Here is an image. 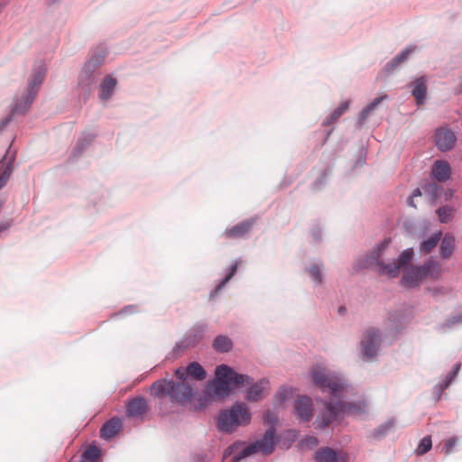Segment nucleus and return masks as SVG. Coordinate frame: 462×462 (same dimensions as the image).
<instances>
[{
    "mask_svg": "<svg viewBox=\"0 0 462 462\" xmlns=\"http://www.w3.org/2000/svg\"><path fill=\"white\" fill-rule=\"evenodd\" d=\"M403 317L401 313H393L389 317V321L392 323V328L395 331H400L403 328Z\"/></svg>",
    "mask_w": 462,
    "mask_h": 462,
    "instance_id": "79ce46f5",
    "label": "nucleus"
},
{
    "mask_svg": "<svg viewBox=\"0 0 462 462\" xmlns=\"http://www.w3.org/2000/svg\"><path fill=\"white\" fill-rule=\"evenodd\" d=\"M316 462H346V455L331 448H321L315 453Z\"/></svg>",
    "mask_w": 462,
    "mask_h": 462,
    "instance_id": "2eb2a0df",
    "label": "nucleus"
},
{
    "mask_svg": "<svg viewBox=\"0 0 462 462\" xmlns=\"http://www.w3.org/2000/svg\"><path fill=\"white\" fill-rule=\"evenodd\" d=\"M14 162V154L9 155V151L0 161V189H3L12 173L13 164Z\"/></svg>",
    "mask_w": 462,
    "mask_h": 462,
    "instance_id": "a211bd4d",
    "label": "nucleus"
},
{
    "mask_svg": "<svg viewBox=\"0 0 462 462\" xmlns=\"http://www.w3.org/2000/svg\"><path fill=\"white\" fill-rule=\"evenodd\" d=\"M394 424H395L394 419H389L385 422L382 423L374 430V433H373L374 438L376 439H383L387 434V432L391 429L393 428Z\"/></svg>",
    "mask_w": 462,
    "mask_h": 462,
    "instance_id": "f704fd0d",
    "label": "nucleus"
},
{
    "mask_svg": "<svg viewBox=\"0 0 462 462\" xmlns=\"http://www.w3.org/2000/svg\"><path fill=\"white\" fill-rule=\"evenodd\" d=\"M96 137V134H92V133H83L77 143H76V146L74 148V156H77L79 154H80L90 143L91 142L95 139Z\"/></svg>",
    "mask_w": 462,
    "mask_h": 462,
    "instance_id": "c756f323",
    "label": "nucleus"
},
{
    "mask_svg": "<svg viewBox=\"0 0 462 462\" xmlns=\"http://www.w3.org/2000/svg\"><path fill=\"white\" fill-rule=\"evenodd\" d=\"M417 50V45L410 44L406 46L399 54H397L394 58H393L390 61H388L384 67L383 70L387 74H391L396 69H398L402 63L407 61L411 54H413Z\"/></svg>",
    "mask_w": 462,
    "mask_h": 462,
    "instance_id": "ddd939ff",
    "label": "nucleus"
},
{
    "mask_svg": "<svg viewBox=\"0 0 462 462\" xmlns=\"http://www.w3.org/2000/svg\"><path fill=\"white\" fill-rule=\"evenodd\" d=\"M277 421L278 417L274 412L267 411L264 413L263 423L265 425H270V428L268 430L273 429V447L275 446V424L277 423Z\"/></svg>",
    "mask_w": 462,
    "mask_h": 462,
    "instance_id": "4c0bfd02",
    "label": "nucleus"
},
{
    "mask_svg": "<svg viewBox=\"0 0 462 462\" xmlns=\"http://www.w3.org/2000/svg\"><path fill=\"white\" fill-rule=\"evenodd\" d=\"M390 240H383L370 254L364 255L358 261V268H371L378 271L380 274L396 277L400 271L404 272L402 278L403 286L411 288L417 286L421 281L430 277L436 280L441 273V265L436 261H429L422 266H409L413 256V250L408 248L401 253L398 259L384 263L383 255L388 248Z\"/></svg>",
    "mask_w": 462,
    "mask_h": 462,
    "instance_id": "f03ea898",
    "label": "nucleus"
},
{
    "mask_svg": "<svg viewBox=\"0 0 462 462\" xmlns=\"http://www.w3.org/2000/svg\"><path fill=\"white\" fill-rule=\"evenodd\" d=\"M158 380L152 384L151 392L155 397L169 396L172 402L186 406L197 395L198 388L190 380Z\"/></svg>",
    "mask_w": 462,
    "mask_h": 462,
    "instance_id": "20e7f679",
    "label": "nucleus"
},
{
    "mask_svg": "<svg viewBox=\"0 0 462 462\" xmlns=\"http://www.w3.org/2000/svg\"><path fill=\"white\" fill-rule=\"evenodd\" d=\"M311 236L314 241L318 242L321 238V229L319 226H314L311 230Z\"/></svg>",
    "mask_w": 462,
    "mask_h": 462,
    "instance_id": "c03bdc74",
    "label": "nucleus"
},
{
    "mask_svg": "<svg viewBox=\"0 0 462 462\" xmlns=\"http://www.w3.org/2000/svg\"><path fill=\"white\" fill-rule=\"evenodd\" d=\"M450 166L449 164L441 160H438L434 162L431 169V177L439 182L448 180L450 177Z\"/></svg>",
    "mask_w": 462,
    "mask_h": 462,
    "instance_id": "412c9836",
    "label": "nucleus"
},
{
    "mask_svg": "<svg viewBox=\"0 0 462 462\" xmlns=\"http://www.w3.org/2000/svg\"><path fill=\"white\" fill-rule=\"evenodd\" d=\"M100 457V450L95 445L88 446L81 456V462H97Z\"/></svg>",
    "mask_w": 462,
    "mask_h": 462,
    "instance_id": "473e14b6",
    "label": "nucleus"
},
{
    "mask_svg": "<svg viewBox=\"0 0 462 462\" xmlns=\"http://www.w3.org/2000/svg\"><path fill=\"white\" fill-rule=\"evenodd\" d=\"M238 262H236L232 264L230 269L228 270V273L226 274V277L223 279V281L216 287L214 292L217 293L225 285L226 282H228L231 278L235 275L236 273L237 267H238Z\"/></svg>",
    "mask_w": 462,
    "mask_h": 462,
    "instance_id": "a19ab883",
    "label": "nucleus"
},
{
    "mask_svg": "<svg viewBox=\"0 0 462 462\" xmlns=\"http://www.w3.org/2000/svg\"><path fill=\"white\" fill-rule=\"evenodd\" d=\"M122 420L117 417L108 420L100 430V437L104 439L114 438L122 429Z\"/></svg>",
    "mask_w": 462,
    "mask_h": 462,
    "instance_id": "aec40b11",
    "label": "nucleus"
},
{
    "mask_svg": "<svg viewBox=\"0 0 462 462\" xmlns=\"http://www.w3.org/2000/svg\"><path fill=\"white\" fill-rule=\"evenodd\" d=\"M439 221L447 223L454 215V209L448 206H443L437 210Z\"/></svg>",
    "mask_w": 462,
    "mask_h": 462,
    "instance_id": "ea45409f",
    "label": "nucleus"
},
{
    "mask_svg": "<svg viewBox=\"0 0 462 462\" xmlns=\"http://www.w3.org/2000/svg\"><path fill=\"white\" fill-rule=\"evenodd\" d=\"M332 130L328 131V134H327V138L328 137V135L331 134Z\"/></svg>",
    "mask_w": 462,
    "mask_h": 462,
    "instance_id": "5fc2aeb1",
    "label": "nucleus"
},
{
    "mask_svg": "<svg viewBox=\"0 0 462 462\" xmlns=\"http://www.w3.org/2000/svg\"><path fill=\"white\" fill-rule=\"evenodd\" d=\"M45 76L46 68L44 64L41 63L33 67L32 74L28 79V86L23 89V91L29 93L31 98L36 97Z\"/></svg>",
    "mask_w": 462,
    "mask_h": 462,
    "instance_id": "9d476101",
    "label": "nucleus"
},
{
    "mask_svg": "<svg viewBox=\"0 0 462 462\" xmlns=\"http://www.w3.org/2000/svg\"><path fill=\"white\" fill-rule=\"evenodd\" d=\"M423 193V190L421 188H417L413 190L412 194H411V197L412 198H415V197H418V196H421Z\"/></svg>",
    "mask_w": 462,
    "mask_h": 462,
    "instance_id": "de8ad7c7",
    "label": "nucleus"
},
{
    "mask_svg": "<svg viewBox=\"0 0 462 462\" xmlns=\"http://www.w3.org/2000/svg\"><path fill=\"white\" fill-rule=\"evenodd\" d=\"M35 97H30L29 93L23 91L20 97H16L11 114L0 122V132H2L12 121L14 115H24L31 107Z\"/></svg>",
    "mask_w": 462,
    "mask_h": 462,
    "instance_id": "1a4fd4ad",
    "label": "nucleus"
},
{
    "mask_svg": "<svg viewBox=\"0 0 462 462\" xmlns=\"http://www.w3.org/2000/svg\"><path fill=\"white\" fill-rule=\"evenodd\" d=\"M455 444H456L455 439H448V441L445 444L446 453H449L451 451V449L453 448V447L455 446Z\"/></svg>",
    "mask_w": 462,
    "mask_h": 462,
    "instance_id": "a18cd8bd",
    "label": "nucleus"
},
{
    "mask_svg": "<svg viewBox=\"0 0 462 462\" xmlns=\"http://www.w3.org/2000/svg\"><path fill=\"white\" fill-rule=\"evenodd\" d=\"M107 49L104 45L97 46L91 53L90 58L85 62L84 66L96 76V71L104 63L107 56Z\"/></svg>",
    "mask_w": 462,
    "mask_h": 462,
    "instance_id": "4468645a",
    "label": "nucleus"
},
{
    "mask_svg": "<svg viewBox=\"0 0 462 462\" xmlns=\"http://www.w3.org/2000/svg\"><path fill=\"white\" fill-rule=\"evenodd\" d=\"M207 330V325L204 323L196 324L189 330L186 337L180 342L176 343L173 352L176 355L180 354L183 350L195 346L203 337Z\"/></svg>",
    "mask_w": 462,
    "mask_h": 462,
    "instance_id": "6e6552de",
    "label": "nucleus"
},
{
    "mask_svg": "<svg viewBox=\"0 0 462 462\" xmlns=\"http://www.w3.org/2000/svg\"><path fill=\"white\" fill-rule=\"evenodd\" d=\"M294 411L297 419L300 422H309L313 418V402L311 398L307 395H300L295 401Z\"/></svg>",
    "mask_w": 462,
    "mask_h": 462,
    "instance_id": "9b49d317",
    "label": "nucleus"
},
{
    "mask_svg": "<svg viewBox=\"0 0 462 462\" xmlns=\"http://www.w3.org/2000/svg\"><path fill=\"white\" fill-rule=\"evenodd\" d=\"M322 264L313 263L310 266L308 272L310 273L311 281L316 284L319 285L323 282L322 277Z\"/></svg>",
    "mask_w": 462,
    "mask_h": 462,
    "instance_id": "c9c22d12",
    "label": "nucleus"
},
{
    "mask_svg": "<svg viewBox=\"0 0 462 462\" xmlns=\"http://www.w3.org/2000/svg\"><path fill=\"white\" fill-rule=\"evenodd\" d=\"M455 237L453 235L447 233L440 244L439 252L442 258H448L453 254V251L455 249Z\"/></svg>",
    "mask_w": 462,
    "mask_h": 462,
    "instance_id": "393cba45",
    "label": "nucleus"
},
{
    "mask_svg": "<svg viewBox=\"0 0 462 462\" xmlns=\"http://www.w3.org/2000/svg\"><path fill=\"white\" fill-rule=\"evenodd\" d=\"M350 101L343 102L338 107H337L329 116H328L322 123L323 126H328L335 124L337 119L348 109Z\"/></svg>",
    "mask_w": 462,
    "mask_h": 462,
    "instance_id": "7c9ffc66",
    "label": "nucleus"
},
{
    "mask_svg": "<svg viewBox=\"0 0 462 462\" xmlns=\"http://www.w3.org/2000/svg\"><path fill=\"white\" fill-rule=\"evenodd\" d=\"M251 413L245 403L236 402L229 410L222 411L217 419L220 431L231 433L237 427L250 422Z\"/></svg>",
    "mask_w": 462,
    "mask_h": 462,
    "instance_id": "39448f33",
    "label": "nucleus"
},
{
    "mask_svg": "<svg viewBox=\"0 0 462 462\" xmlns=\"http://www.w3.org/2000/svg\"><path fill=\"white\" fill-rule=\"evenodd\" d=\"M175 374L178 379L189 380L191 377L198 381H202L206 378L207 373L203 366L198 362H191L187 367H179L175 371Z\"/></svg>",
    "mask_w": 462,
    "mask_h": 462,
    "instance_id": "f8f14e48",
    "label": "nucleus"
},
{
    "mask_svg": "<svg viewBox=\"0 0 462 462\" xmlns=\"http://www.w3.org/2000/svg\"><path fill=\"white\" fill-rule=\"evenodd\" d=\"M310 377L315 386L322 393H328L331 399L323 402L324 409L313 423L315 429L324 430L344 415L359 416L365 413L366 402L350 400V397L355 395V389L341 374L323 365H316L311 368Z\"/></svg>",
    "mask_w": 462,
    "mask_h": 462,
    "instance_id": "f257e3e1",
    "label": "nucleus"
},
{
    "mask_svg": "<svg viewBox=\"0 0 462 462\" xmlns=\"http://www.w3.org/2000/svg\"><path fill=\"white\" fill-rule=\"evenodd\" d=\"M49 4H54L56 3L58 0H47Z\"/></svg>",
    "mask_w": 462,
    "mask_h": 462,
    "instance_id": "603ef678",
    "label": "nucleus"
},
{
    "mask_svg": "<svg viewBox=\"0 0 462 462\" xmlns=\"http://www.w3.org/2000/svg\"><path fill=\"white\" fill-rule=\"evenodd\" d=\"M382 336L380 330L375 328H368L364 331L361 339V356L363 360H373L380 348Z\"/></svg>",
    "mask_w": 462,
    "mask_h": 462,
    "instance_id": "0eeeda50",
    "label": "nucleus"
},
{
    "mask_svg": "<svg viewBox=\"0 0 462 462\" xmlns=\"http://www.w3.org/2000/svg\"><path fill=\"white\" fill-rule=\"evenodd\" d=\"M436 145L443 152L451 150L456 143V136L454 133L446 128L438 129L435 134Z\"/></svg>",
    "mask_w": 462,
    "mask_h": 462,
    "instance_id": "dca6fc26",
    "label": "nucleus"
},
{
    "mask_svg": "<svg viewBox=\"0 0 462 462\" xmlns=\"http://www.w3.org/2000/svg\"><path fill=\"white\" fill-rule=\"evenodd\" d=\"M308 440L311 444H315V445L318 444V439L316 438H314V437H310Z\"/></svg>",
    "mask_w": 462,
    "mask_h": 462,
    "instance_id": "3c124183",
    "label": "nucleus"
},
{
    "mask_svg": "<svg viewBox=\"0 0 462 462\" xmlns=\"http://www.w3.org/2000/svg\"><path fill=\"white\" fill-rule=\"evenodd\" d=\"M427 79L424 76L416 79L411 83V94L416 99L418 106L422 105L426 100L427 96Z\"/></svg>",
    "mask_w": 462,
    "mask_h": 462,
    "instance_id": "6ab92c4d",
    "label": "nucleus"
},
{
    "mask_svg": "<svg viewBox=\"0 0 462 462\" xmlns=\"http://www.w3.org/2000/svg\"><path fill=\"white\" fill-rule=\"evenodd\" d=\"M460 366H461V365L459 363H457L453 366L452 370L447 374L445 381L443 383H438L435 386V389L437 391V398H436L437 400H439L440 398L442 392L449 386L451 382L457 376V374L460 369Z\"/></svg>",
    "mask_w": 462,
    "mask_h": 462,
    "instance_id": "a878e982",
    "label": "nucleus"
},
{
    "mask_svg": "<svg viewBox=\"0 0 462 462\" xmlns=\"http://www.w3.org/2000/svg\"><path fill=\"white\" fill-rule=\"evenodd\" d=\"M253 225V219L243 221L231 228H227L224 235L229 238L242 237L250 230Z\"/></svg>",
    "mask_w": 462,
    "mask_h": 462,
    "instance_id": "b1692460",
    "label": "nucleus"
},
{
    "mask_svg": "<svg viewBox=\"0 0 462 462\" xmlns=\"http://www.w3.org/2000/svg\"><path fill=\"white\" fill-rule=\"evenodd\" d=\"M442 236L441 231L434 233L430 237L424 240L420 245L421 251L430 253L440 241Z\"/></svg>",
    "mask_w": 462,
    "mask_h": 462,
    "instance_id": "72a5a7b5",
    "label": "nucleus"
},
{
    "mask_svg": "<svg viewBox=\"0 0 462 462\" xmlns=\"http://www.w3.org/2000/svg\"><path fill=\"white\" fill-rule=\"evenodd\" d=\"M134 308H135L134 306L129 305V306L125 307L122 311H120V314L132 313L133 312L132 310H134ZM117 315H119V313Z\"/></svg>",
    "mask_w": 462,
    "mask_h": 462,
    "instance_id": "09e8293b",
    "label": "nucleus"
},
{
    "mask_svg": "<svg viewBox=\"0 0 462 462\" xmlns=\"http://www.w3.org/2000/svg\"><path fill=\"white\" fill-rule=\"evenodd\" d=\"M253 378L247 374L236 373L226 365H220L216 367L215 379L208 381L203 396L199 397V407H204L208 402L222 400L227 397L230 393L245 384H251L246 392V399L250 402H258L264 397L268 389L269 381L261 379L253 383Z\"/></svg>",
    "mask_w": 462,
    "mask_h": 462,
    "instance_id": "7ed1b4c3",
    "label": "nucleus"
},
{
    "mask_svg": "<svg viewBox=\"0 0 462 462\" xmlns=\"http://www.w3.org/2000/svg\"><path fill=\"white\" fill-rule=\"evenodd\" d=\"M12 225V221H6V222H4V223H0V233L3 232V231H5L7 230Z\"/></svg>",
    "mask_w": 462,
    "mask_h": 462,
    "instance_id": "49530a36",
    "label": "nucleus"
},
{
    "mask_svg": "<svg viewBox=\"0 0 462 462\" xmlns=\"http://www.w3.org/2000/svg\"><path fill=\"white\" fill-rule=\"evenodd\" d=\"M460 366H461V365L459 363H457L453 366L452 370L447 374L445 381L443 383H438L435 386V389L437 391V398H436L437 400H439L440 398L442 392L449 386L451 382L457 376V374L460 369Z\"/></svg>",
    "mask_w": 462,
    "mask_h": 462,
    "instance_id": "bb28decb",
    "label": "nucleus"
},
{
    "mask_svg": "<svg viewBox=\"0 0 462 462\" xmlns=\"http://www.w3.org/2000/svg\"><path fill=\"white\" fill-rule=\"evenodd\" d=\"M407 203L409 206L411 207H416L415 204H414V198H412L411 196H410L407 199Z\"/></svg>",
    "mask_w": 462,
    "mask_h": 462,
    "instance_id": "8fccbe9b",
    "label": "nucleus"
},
{
    "mask_svg": "<svg viewBox=\"0 0 462 462\" xmlns=\"http://www.w3.org/2000/svg\"><path fill=\"white\" fill-rule=\"evenodd\" d=\"M291 393V390L287 386H282L274 394L273 402L274 405H282L288 399Z\"/></svg>",
    "mask_w": 462,
    "mask_h": 462,
    "instance_id": "e433bc0d",
    "label": "nucleus"
},
{
    "mask_svg": "<svg viewBox=\"0 0 462 462\" xmlns=\"http://www.w3.org/2000/svg\"><path fill=\"white\" fill-rule=\"evenodd\" d=\"M461 323H462V311L448 318L446 320L444 326L447 328H451L452 326L461 324Z\"/></svg>",
    "mask_w": 462,
    "mask_h": 462,
    "instance_id": "37998d69",
    "label": "nucleus"
},
{
    "mask_svg": "<svg viewBox=\"0 0 462 462\" xmlns=\"http://www.w3.org/2000/svg\"><path fill=\"white\" fill-rule=\"evenodd\" d=\"M387 97V96H382L374 98L369 105H367L358 116V125H362L364 122L372 115L375 107Z\"/></svg>",
    "mask_w": 462,
    "mask_h": 462,
    "instance_id": "cd10ccee",
    "label": "nucleus"
},
{
    "mask_svg": "<svg viewBox=\"0 0 462 462\" xmlns=\"http://www.w3.org/2000/svg\"><path fill=\"white\" fill-rule=\"evenodd\" d=\"M421 189L423 193L432 200L439 199L443 191L442 187L435 182H427L421 186Z\"/></svg>",
    "mask_w": 462,
    "mask_h": 462,
    "instance_id": "2f4dec72",
    "label": "nucleus"
},
{
    "mask_svg": "<svg viewBox=\"0 0 462 462\" xmlns=\"http://www.w3.org/2000/svg\"><path fill=\"white\" fill-rule=\"evenodd\" d=\"M148 405L146 400L143 396H137L128 402L126 405V413L128 417L137 418L146 413Z\"/></svg>",
    "mask_w": 462,
    "mask_h": 462,
    "instance_id": "f3484780",
    "label": "nucleus"
},
{
    "mask_svg": "<svg viewBox=\"0 0 462 462\" xmlns=\"http://www.w3.org/2000/svg\"><path fill=\"white\" fill-rule=\"evenodd\" d=\"M213 347L219 353H227L233 347L232 340L226 336H217L213 341Z\"/></svg>",
    "mask_w": 462,
    "mask_h": 462,
    "instance_id": "c85d7f7f",
    "label": "nucleus"
},
{
    "mask_svg": "<svg viewBox=\"0 0 462 462\" xmlns=\"http://www.w3.org/2000/svg\"><path fill=\"white\" fill-rule=\"evenodd\" d=\"M432 440L430 436L424 437L419 443L415 452L417 455L421 456L426 454L431 449Z\"/></svg>",
    "mask_w": 462,
    "mask_h": 462,
    "instance_id": "58836bf2",
    "label": "nucleus"
},
{
    "mask_svg": "<svg viewBox=\"0 0 462 462\" xmlns=\"http://www.w3.org/2000/svg\"><path fill=\"white\" fill-rule=\"evenodd\" d=\"M273 451V429L267 430L263 438L258 439L245 448H243L238 455H236L234 459V462H241L242 459L258 453L262 452L264 455H269Z\"/></svg>",
    "mask_w": 462,
    "mask_h": 462,
    "instance_id": "423d86ee",
    "label": "nucleus"
},
{
    "mask_svg": "<svg viewBox=\"0 0 462 462\" xmlns=\"http://www.w3.org/2000/svg\"><path fill=\"white\" fill-rule=\"evenodd\" d=\"M345 310H346V309H345L344 307H341V308L339 309V311H345Z\"/></svg>",
    "mask_w": 462,
    "mask_h": 462,
    "instance_id": "864d4df0",
    "label": "nucleus"
},
{
    "mask_svg": "<svg viewBox=\"0 0 462 462\" xmlns=\"http://www.w3.org/2000/svg\"><path fill=\"white\" fill-rule=\"evenodd\" d=\"M96 83V76L83 65L78 79V85L87 93H89Z\"/></svg>",
    "mask_w": 462,
    "mask_h": 462,
    "instance_id": "5701e85b",
    "label": "nucleus"
},
{
    "mask_svg": "<svg viewBox=\"0 0 462 462\" xmlns=\"http://www.w3.org/2000/svg\"><path fill=\"white\" fill-rule=\"evenodd\" d=\"M116 85V79L111 75H106L99 85V98L102 101L108 100L114 94Z\"/></svg>",
    "mask_w": 462,
    "mask_h": 462,
    "instance_id": "4be33fe9",
    "label": "nucleus"
}]
</instances>
